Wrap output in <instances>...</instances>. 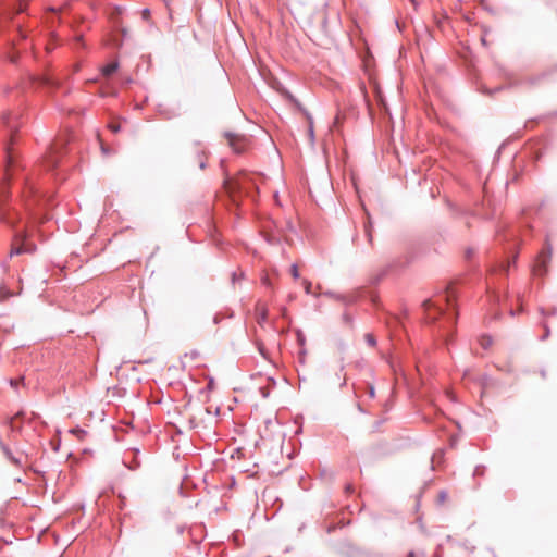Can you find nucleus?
Returning <instances> with one entry per match:
<instances>
[{"label": "nucleus", "instance_id": "obj_13", "mask_svg": "<svg viewBox=\"0 0 557 557\" xmlns=\"http://www.w3.org/2000/svg\"><path fill=\"white\" fill-rule=\"evenodd\" d=\"M290 273H292L294 278H298L299 277V272H298V268H297L296 264L292 265Z\"/></svg>", "mask_w": 557, "mask_h": 557}, {"label": "nucleus", "instance_id": "obj_22", "mask_svg": "<svg viewBox=\"0 0 557 557\" xmlns=\"http://www.w3.org/2000/svg\"><path fill=\"white\" fill-rule=\"evenodd\" d=\"M429 305H430V300L424 301V306H429Z\"/></svg>", "mask_w": 557, "mask_h": 557}, {"label": "nucleus", "instance_id": "obj_21", "mask_svg": "<svg viewBox=\"0 0 557 557\" xmlns=\"http://www.w3.org/2000/svg\"><path fill=\"white\" fill-rule=\"evenodd\" d=\"M200 168H201V169H205V161H203V160H202V161H200Z\"/></svg>", "mask_w": 557, "mask_h": 557}, {"label": "nucleus", "instance_id": "obj_3", "mask_svg": "<svg viewBox=\"0 0 557 557\" xmlns=\"http://www.w3.org/2000/svg\"><path fill=\"white\" fill-rule=\"evenodd\" d=\"M552 260V247L546 245L545 249L539 255L537 261L534 268L536 275H544L547 272V265Z\"/></svg>", "mask_w": 557, "mask_h": 557}, {"label": "nucleus", "instance_id": "obj_19", "mask_svg": "<svg viewBox=\"0 0 557 557\" xmlns=\"http://www.w3.org/2000/svg\"><path fill=\"white\" fill-rule=\"evenodd\" d=\"M160 113H161V114H164L166 119H170V117H171V114H170L169 112H166V111H162V110H160Z\"/></svg>", "mask_w": 557, "mask_h": 557}, {"label": "nucleus", "instance_id": "obj_7", "mask_svg": "<svg viewBox=\"0 0 557 557\" xmlns=\"http://www.w3.org/2000/svg\"><path fill=\"white\" fill-rule=\"evenodd\" d=\"M119 67V64L117 62H112L106 66L102 67V74L104 76H110L111 74H113Z\"/></svg>", "mask_w": 557, "mask_h": 557}, {"label": "nucleus", "instance_id": "obj_8", "mask_svg": "<svg viewBox=\"0 0 557 557\" xmlns=\"http://www.w3.org/2000/svg\"><path fill=\"white\" fill-rule=\"evenodd\" d=\"M308 135H309L310 141H313V139H314L313 120L310 115H308Z\"/></svg>", "mask_w": 557, "mask_h": 557}, {"label": "nucleus", "instance_id": "obj_1", "mask_svg": "<svg viewBox=\"0 0 557 557\" xmlns=\"http://www.w3.org/2000/svg\"><path fill=\"white\" fill-rule=\"evenodd\" d=\"M248 178V173L240 172L234 177H226L224 180L223 188L234 203L237 202L243 194H246V181Z\"/></svg>", "mask_w": 557, "mask_h": 557}, {"label": "nucleus", "instance_id": "obj_4", "mask_svg": "<svg viewBox=\"0 0 557 557\" xmlns=\"http://www.w3.org/2000/svg\"><path fill=\"white\" fill-rule=\"evenodd\" d=\"M225 138L227 140L228 146L236 153H242L243 151H245L247 146V139L245 138V136L234 133H225Z\"/></svg>", "mask_w": 557, "mask_h": 557}, {"label": "nucleus", "instance_id": "obj_2", "mask_svg": "<svg viewBox=\"0 0 557 557\" xmlns=\"http://www.w3.org/2000/svg\"><path fill=\"white\" fill-rule=\"evenodd\" d=\"M26 233H21L15 236L12 244L11 255L29 253L36 249L34 244L26 240Z\"/></svg>", "mask_w": 557, "mask_h": 557}, {"label": "nucleus", "instance_id": "obj_12", "mask_svg": "<svg viewBox=\"0 0 557 557\" xmlns=\"http://www.w3.org/2000/svg\"><path fill=\"white\" fill-rule=\"evenodd\" d=\"M364 338L370 346H375L376 342L372 334H366Z\"/></svg>", "mask_w": 557, "mask_h": 557}, {"label": "nucleus", "instance_id": "obj_14", "mask_svg": "<svg viewBox=\"0 0 557 557\" xmlns=\"http://www.w3.org/2000/svg\"><path fill=\"white\" fill-rule=\"evenodd\" d=\"M109 128L113 132V133H117L121 128L120 124L117 123H110L109 124Z\"/></svg>", "mask_w": 557, "mask_h": 557}, {"label": "nucleus", "instance_id": "obj_6", "mask_svg": "<svg viewBox=\"0 0 557 557\" xmlns=\"http://www.w3.org/2000/svg\"><path fill=\"white\" fill-rule=\"evenodd\" d=\"M256 314H257L258 323L261 324L263 321L267 320L268 311L264 306L258 305L256 308Z\"/></svg>", "mask_w": 557, "mask_h": 557}, {"label": "nucleus", "instance_id": "obj_5", "mask_svg": "<svg viewBox=\"0 0 557 557\" xmlns=\"http://www.w3.org/2000/svg\"><path fill=\"white\" fill-rule=\"evenodd\" d=\"M364 234H366L369 245L372 247L373 246V225H372V222H371L369 215L367 216V222L364 224Z\"/></svg>", "mask_w": 557, "mask_h": 557}, {"label": "nucleus", "instance_id": "obj_10", "mask_svg": "<svg viewBox=\"0 0 557 557\" xmlns=\"http://www.w3.org/2000/svg\"><path fill=\"white\" fill-rule=\"evenodd\" d=\"M257 184L253 177L249 174V178L246 181V194H248L249 189L256 187Z\"/></svg>", "mask_w": 557, "mask_h": 557}, {"label": "nucleus", "instance_id": "obj_18", "mask_svg": "<svg viewBox=\"0 0 557 557\" xmlns=\"http://www.w3.org/2000/svg\"><path fill=\"white\" fill-rule=\"evenodd\" d=\"M453 294H451V288L449 287L447 289V301L450 302V298H451Z\"/></svg>", "mask_w": 557, "mask_h": 557}, {"label": "nucleus", "instance_id": "obj_17", "mask_svg": "<svg viewBox=\"0 0 557 557\" xmlns=\"http://www.w3.org/2000/svg\"><path fill=\"white\" fill-rule=\"evenodd\" d=\"M71 432L74 434H77L79 437H82L86 433L84 430H81V429H73V430H71Z\"/></svg>", "mask_w": 557, "mask_h": 557}, {"label": "nucleus", "instance_id": "obj_11", "mask_svg": "<svg viewBox=\"0 0 557 557\" xmlns=\"http://www.w3.org/2000/svg\"><path fill=\"white\" fill-rule=\"evenodd\" d=\"M481 345H482L484 348L490 347V346L492 345V339H491V337H488V336H483V337L481 338Z\"/></svg>", "mask_w": 557, "mask_h": 557}, {"label": "nucleus", "instance_id": "obj_9", "mask_svg": "<svg viewBox=\"0 0 557 557\" xmlns=\"http://www.w3.org/2000/svg\"><path fill=\"white\" fill-rule=\"evenodd\" d=\"M38 82L42 85H53L54 81L49 75H42L38 77Z\"/></svg>", "mask_w": 557, "mask_h": 557}, {"label": "nucleus", "instance_id": "obj_23", "mask_svg": "<svg viewBox=\"0 0 557 557\" xmlns=\"http://www.w3.org/2000/svg\"><path fill=\"white\" fill-rule=\"evenodd\" d=\"M434 557H440V556H434Z\"/></svg>", "mask_w": 557, "mask_h": 557}, {"label": "nucleus", "instance_id": "obj_16", "mask_svg": "<svg viewBox=\"0 0 557 557\" xmlns=\"http://www.w3.org/2000/svg\"><path fill=\"white\" fill-rule=\"evenodd\" d=\"M304 285H305V290H306V293H307V294H310V293H311V286H312L311 282H309V281L305 280V281H304Z\"/></svg>", "mask_w": 557, "mask_h": 557}, {"label": "nucleus", "instance_id": "obj_20", "mask_svg": "<svg viewBox=\"0 0 557 557\" xmlns=\"http://www.w3.org/2000/svg\"><path fill=\"white\" fill-rule=\"evenodd\" d=\"M11 385H12V386L17 385V381H13V380H11Z\"/></svg>", "mask_w": 557, "mask_h": 557}, {"label": "nucleus", "instance_id": "obj_15", "mask_svg": "<svg viewBox=\"0 0 557 557\" xmlns=\"http://www.w3.org/2000/svg\"><path fill=\"white\" fill-rule=\"evenodd\" d=\"M141 16H143V18H144L145 21H149V18H150V10H149V9H144V10L141 11Z\"/></svg>", "mask_w": 557, "mask_h": 557}]
</instances>
